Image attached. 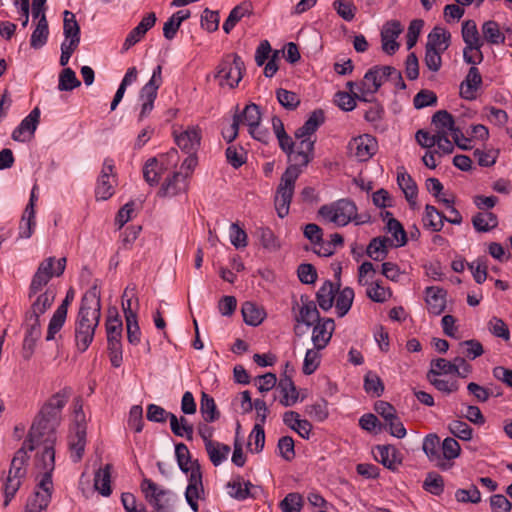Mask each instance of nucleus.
I'll return each mask as SVG.
<instances>
[{
    "label": "nucleus",
    "instance_id": "nucleus-1",
    "mask_svg": "<svg viewBox=\"0 0 512 512\" xmlns=\"http://www.w3.org/2000/svg\"><path fill=\"white\" fill-rule=\"evenodd\" d=\"M71 393V388L65 387L51 396L42 406L24 441L30 451L40 448V444H55L56 428L60 423L61 411Z\"/></svg>",
    "mask_w": 512,
    "mask_h": 512
},
{
    "label": "nucleus",
    "instance_id": "nucleus-2",
    "mask_svg": "<svg viewBox=\"0 0 512 512\" xmlns=\"http://www.w3.org/2000/svg\"><path fill=\"white\" fill-rule=\"evenodd\" d=\"M101 318V298L97 284L82 297L75 321V344L79 352H85L92 343Z\"/></svg>",
    "mask_w": 512,
    "mask_h": 512
},
{
    "label": "nucleus",
    "instance_id": "nucleus-3",
    "mask_svg": "<svg viewBox=\"0 0 512 512\" xmlns=\"http://www.w3.org/2000/svg\"><path fill=\"white\" fill-rule=\"evenodd\" d=\"M319 216L337 226H346L349 222L362 224L365 220H358L356 204L349 199H340L331 204L322 205L318 210Z\"/></svg>",
    "mask_w": 512,
    "mask_h": 512
},
{
    "label": "nucleus",
    "instance_id": "nucleus-4",
    "mask_svg": "<svg viewBox=\"0 0 512 512\" xmlns=\"http://www.w3.org/2000/svg\"><path fill=\"white\" fill-rule=\"evenodd\" d=\"M301 172V169L296 166H288L281 176L274 198L275 209L280 218H284L289 214L295 183Z\"/></svg>",
    "mask_w": 512,
    "mask_h": 512
},
{
    "label": "nucleus",
    "instance_id": "nucleus-5",
    "mask_svg": "<svg viewBox=\"0 0 512 512\" xmlns=\"http://www.w3.org/2000/svg\"><path fill=\"white\" fill-rule=\"evenodd\" d=\"M245 64L241 57L232 53L225 56L217 67L215 78L220 79V85H227L230 88L238 86L243 78Z\"/></svg>",
    "mask_w": 512,
    "mask_h": 512
},
{
    "label": "nucleus",
    "instance_id": "nucleus-6",
    "mask_svg": "<svg viewBox=\"0 0 512 512\" xmlns=\"http://www.w3.org/2000/svg\"><path fill=\"white\" fill-rule=\"evenodd\" d=\"M66 261L67 260L65 257L58 259L55 271H52L53 265L55 263L54 257H48L44 261H42L39 264L38 269L32 278L29 288V297H32V295L37 294L39 291H41L42 288L48 284V282L52 279L54 275H62L66 267Z\"/></svg>",
    "mask_w": 512,
    "mask_h": 512
},
{
    "label": "nucleus",
    "instance_id": "nucleus-7",
    "mask_svg": "<svg viewBox=\"0 0 512 512\" xmlns=\"http://www.w3.org/2000/svg\"><path fill=\"white\" fill-rule=\"evenodd\" d=\"M141 490L147 502L156 512H171L174 497L171 491L160 488L148 478L143 479Z\"/></svg>",
    "mask_w": 512,
    "mask_h": 512
},
{
    "label": "nucleus",
    "instance_id": "nucleus-8",
    "mask_svg": "<svg viewBox=\"0 0 512 512\" xmlns=\"http://www.w3.org/2000/svg\"><path fill=\"white\" fill-rule=\"evenodd\" d=\"M108 353L113 367H120L123 361L122 357V321L118 315L108 317L106 322Z\"/></svg>",
    "mask_w": 512,
    "mask_h": 512
},
{
    "label": "nucleus",
    "instance_id": "nucleus-9",
    "mask_svg": "<svg viewBox=\"0 0 512 512\" xmlns=\"http://www.w3.org/2000/svg\"><path fill=\"white\" fill-rule=\"evenodd\" d=\"M162 82V66L157 65L153 70L150 80L140 90V99L143 101L139 114L140 121L147 117L153 110L157 91L162 85Z\"/></svg>",
    "mask_w": 512,
    "mask_h": 512
},
{
    "label": "nucleus",
    "instance_id": "nucleus-10",
    "mask_svg": "<svg viewBox=\"0 0 512 512\" xmlns=\"http://www.w3.org/2000/svg\"><path fill=\"white\" fill-rule=\"evenodd\" d=\"M55 444H40L42 451H38L35 457V467L42 473L41 479L37 484L38 487L51 486L52 472L55 468Z\"/></svg>",
    "mask_w": 512,
    "mask_h": 512
},
{
    "label": "nucleus",
    "instance_id": "nucleus-11",
    "mask_svg": "<svg viewBox=\"0 0 512 512\" xmlns=\"http://www.w3.org/2000/svg\"><path fill=\"white\" fill-rule=\"evenodd\" d=\"M204 494L202 482V471L197 460L192 463L191 473L188 479V486L185 491V498L189 506L194 512H198L199 505L197 499Z\"/></svg>",
    "mask_w": 512,
    "mask_h": 512
},
{
    "label": "nucleus",
    "instance_id": "nucleus-12",
    "mask_svg": "<svg viewBox=\"0 0 512 512\" xmlns=\"http://www.w3.org/2000/svg\"><path fill=\"white\" fill-rule=\"evenodd\" d=\"M348 149L351 155L365 162L376 153L377 141L373 136L364 134L353 138L348 144Z\"/></svg>",
    "mask_w": 512,
    "mask_h": 512
},
{
    "label": "nucleus",
    "instance_id": "nucleus-13",
    "mask_svg": "<svg viewBox=\"0 0 512 512\" xmlns=\"http://www.w3.org/2000/svg\"><path fill=\"white\" fill-rule=\"evenodd\" d=\"M74 299V290L70 288L65 298L63 299L62 303L58 306L56 311L53 313L52 318L50 319L48 329H47V335H46V341H51L55 339V335L61 330L63 327L66 318H67V312H68V306L71 304V302Z\"/></svg>",
    "mask_w": 512,
    "mask_h": 512
},
{
    "label": "nucleus",
    "instance_id": "nucleus-14",
    "mask_svg": "<svg viewBox=\"0 0 512 512\" xmlns=\"http://www.w3.org/2000/svg\"><path fill=\"white\" fill-rule=\"evenodd\" d=\"M432 124L435 125L436 129L444 130L446 133L450 131L454 142L460 149L468 150L471 148L460 143L459 136L463 137V133L455 126L454 118L448 111L439 110L435 112L432 116Z\"/></svg>",
    "mask_w": 512,
    "mask_h": 512
},
{
    "label": "nucleus",
    "instance_id": "nucleus-15",
    "mask_svg": "<svg viewBox=\"0 0 512 512\" xmlns=\"http://www.w3.org/2000/svg\"><path fill=\"white\" fill-rule=\"evenodd\" d=\"M403 32V27L398 20H390L386 22L381 30L382 50L393 55L400 47L396 38Z\"/></svg>",
    "mask_w": 512,
    "mask_h": 512
},
{
    "label": "nucleus",
    "instance_id": "nucleus-16",
    "mask_svg": "<svg viewBox=\"0 0 512 512\" xmlns=\"http://www.w3.org/2000/svg\"><path fill=\"white\" fill-rule=\"evenodd\" d=\"M40 120V110L35 107L28 116H26L18 127L12 132V139L17 142H26L31 140L37 129Z\"/></svg>",
    "mask_w": 512,
    "mask_h": 512
},
{
    "label": "nucleus",
    "instance_id": "nucleus-17",
    "mask_svg": "<svg viewBox=\"0 0 512 512\" xmlns=\"http://www.w3.org/2000/svg\"><path fill=\"white\" fill-rule=\"evenodd\" d=\"M482 84L483 80L479 69L475 66H471L464 80L460 84V97L469 101L475 100Z\"/></svg>",
    "mask_w": 512,
    "mask_h": 512
},
{
    "label": "nucleus",
    "instance_id": "nucleus-18",
    "mask_svg": "<svg viewBox=\"0 0 512 512\" xmlns=\"http://www.w3.org/2000/svg\"><path fill=\"white\" fill-rule=\"evenodd\" d=\"M447 291L438 286H430L425 289V303L429 313L438 316L446 309Z\"/></svg>",
    "mask_w": 512,
    "mask_h": 512
},
{
    "label": "nucleus",
    "instance_id": "nucleus-19",
    "mask_svg": "<svg viewBox=\"0 0 512 512\" xmlns=\"http://www.w3.org/2000/svg\"><path fill=\"white\" fill-rule=\"evenodd\" d=\"M334 329L335 323L332 318H323L315 324L312 331V342L317 350H322L327 346Z\"/></svg>",
    "mask_w": 512,
    "mask_h": 512
},
{
    "label": "nucleus",
    "instance_id": "nucleus-20",
    "mask_svg": "<svg viewBox=\"0 0 512 512\" xmlns=\"http://www.w3.org/2000/svg\"><path fill=\"white\" fill-rule=\"evenodd\" d=\"M300 301L302 305L299 307V312L295 316V321L297 323H303L307 326H311L315 322L321 320L316 303L313 300H310L308 295H301Z\"/></svg>",
    "mask_w": 512,
    "mask_h": 512
},
{
    "label": "nucleus",
    "instance_id": "nucleus-21",
    "mask_svg": "<svg viewBox=\"0 0 512 512\" xmlns=\"http://www.w3.org/2000/svg\"><path fill=\"white\" fill-rule=\"evenodd\" d=\"M187 174L183 172H174L173 175L162 184L158 195L160 197H172L187 189Z\"/></svg>",
    "mask_w": 512,
    "mask_h": 512
},
{
    "label": "nucleus",
    "instance_id": "nucleus-22",
    "mask_svg": "<svg viewBox=\"0 0 512 512\" xmlns=\"http://www.w3.org/2000/svg\"><path fill=\"white\" fill-rule=\"evenodd\" d=\"M282 397L280 404L284 407L293 406L299 399V392L293 382L291 375H281L277 384Z\"/></svg>",
    "mask_w": 512,
    "mask_h": 512
},
{
    "label": "nucleus",
    "instance_id": "nucleus-23",
    "mask_svg": "<svg viewBox=\"0 0 512 512\" xmlns=\"http://www.w3.org/2000/svg\"><path fill=\"white\" fill-rule=\"evenodd\" d=\"M178 147L186 153H196L200 147L201 131L197 127H191L175 136Z\"/></svg>",
    "mask_w": 512,
    "mask_h": 512
},
{
    "label": "nucleus",
    "instance_id": "nucleus-24",
    "mask_svg": "<svg viewBox=\"0 0 512 512\" xmlns=\"http://www.w3.org/2000/svg\"><path fill=\"white\" fill-rule=\"evenodd\" d=\"M226 488L228 489L230 497L238 501H243L247 498H255L252 491L255 486L250 481L244 482L241 476H236L233 480L229 481L226 484Z\"/></svg>",
    "mask_w": 512,
    "mask_h": 512
},
{
    "label": "nucleus",
    "instance_id": "nucleus-25",
    "mask_svg": "<svg viewBox=\"0 0 512 512\" xmlns=\"http://www.w3.org/2000/svg\"><path fill=\"white\" fill-rule=\"evenodd\" d=\"M301 141L297 146V151H293V155L290 161H293V164L289 166H296L301 169L302 167H306L312 159V154L314 150L315 141H311L309 137L299 138Z\"/></svg>",
    "mask_w": 512,
    "mask_h": 512
},
{
    "label": "nucleus",
    "instance_id": "nucleus-26",
    "mask_svg": "<svg viewBox=\"0 0 512 512\" xmlns=\"http://www.w3.org/2000/svg\"><path fill=\"white\" fill-rule=\"evenodd\" d=\"M253 14V4L251 1H243L235 6L229 13L227 19L223 24V30L226 34H229L236 24L245 16H251Z\"/></svg>",
    "mask_w": 512,
    "mask_h": 512
},
{
    "label": "nucleus",
    "instance_id": "nucleus-27",
    "mask_svg": "<svg viewBox=\"0 0 512 512\" xmlns=\"http://www.w3.org/2000/svg\"><path fill=\"white\" fill-rule=\"evenodd\" d=\"M340 288V284L335 285L332 281L326 280L316 293V300L319 307L328 311L333 307L336 293Z\"/></svg>",
    "mask_w": 512,
    "mask_h": 512
},
{
    "label": "nucleus",
    "instance_id": "nucleus-28",
    "mask_svg": "<svg viewBox=\"0 0 512 512\" xmlns=\"http://www.w3.org/2000/svg\"><path fill=\"white\" fill-rule=\"evenodd\" d=\"M38 490L34 492L31 499L28 500L26 509L34 512H44L50 501L53 490V482L49 488L38 487Z\"/></svg>",
    "mask_w": 512,
    "mask_h": 512
},
{
    "label": "nucleus",
    "instance_id": "nucleus-29",
    "mask_svg": "<svg viewBox=\"0 0 512 512\" xmlns=\"http://www.w3.org/2000/svg\"><path fill=\"white\" fill-rule=\"evenodd\" d=\"M378 65L370 68L360 83V92L366 97L367 94H375L383 84V76L380 75Z\"/></svg>",
    "mask_w": 512,
    "mask_h": 512
},
{
    "label": "nucleus",
    "instance_id": "nucleus-30",
    "mask_svg": "<svg viewBox=\"0 0 512 512\" xmlns=\"http://www.w3.org/2000/svg\"><path fill=\"white\" fill-rule=\"evenodd\" d=\"M283 422L289 428L297 432L302 438L309 439L312 425L308 420H301L299 413L287 411L283 415Z\"/></svg>",
    "mask_w": 512,
    "mask_h": 512
},
{
    "label": "nucleus",
    "instance_id": "nucleus-31",
    "mask_svg": "<svg viewBox=\"0 0 512 512\" xmlns=\"http://www.w3.org/2000/svg\"><path fill=\"white\" fill-rule=\"evenodd\" d=\"M325 121L322 109H316L309 115L305 123L295 131V138H304L312 135Z\"/></svg>",
    "mask_w": 512,
    "mask_h": 512
},
{
    "label": "nucleus",
    "instance_id": "nucleus-32",
    "mask_svg": "<svg viewBox=\"0 0 512 512\" xmlns=\"http://www.w3.org/2000/svg\"><path fill=\"white\" fill-rule=\"evenodd\" d=\"M55 291L52 289H47L45 292L41 293L36 300L31 304L30 309L27 311V315L40 318L42 314H44L53 304L55 300Z\"/></svg>",
    "mask_w": 512,
    "mask_h": 512
},
{
    "label": "nucleus",
    "instance_id": "nucleus-33",
    "mask_svg": "<svg viewBox=\"0 0 512 512\" xmlns=\"http://www.w3.org/2000/svg\"><path fill=\"white\" fill-rule=\"evenodd\" d=\"M26 335L24 338V349H29L32 353L36 344V341L41 336V324L40 318L33 317L26 314Z\"/></svg>",
    "mask_w": 512,
    "mask_h": 512
},
{
    "label": "nucleus",
    "instance_id": "nucleus-34",
    "mask_svg": "<svg viewBox=\"0 0 512 512\" xmlns=\"http://www.w3.org/2000/svg\"><path fill=\"white\" fill-rule=\"evenodd\" d=\"M86 445V427L82 424H77L75 433L70 437L69 447L72 451V457L75 462L80 461L83 456Z\"/></svg>",
    "mask_w": 512,
    "mask_h": 512
},
{
    "label": "nucleus",
    "instance_id": "nucleus-35",
    "mask_svg": "<svg viewBox=\"0 0 512 512\" xmlns=\"http://www.w3.org/2000/svg\"><path fill=\"white\" fill-rule=\"evenodd\" d=\"M63 19V31L65 35V41L67 43H75V45H79L80 43V26L76 20L75 15L65 10Z\"/></svg>",
    "mask_w": 512,
    "mask_h": 512
},
{
    "label": "nucleus",
    "instance_id": "nucleus-36",
    "mask_svg": "<svg viewBox=\"0 0 512 512\" xmlns=\"http://www.w3.org/2000/svg\"><path fill=\"white\" fill-rule=\"evenodd\" d=\"M241 313L244 322L250 326L260 325L266 317L264 309L250 301H246L242 304Z\"/></svg>",
    "mask_w": 512,
    "mask_h": 512
},
{
    "label": "nucleus",
    "instance_id": "nucleus-37",
    "mask_svg": "<svg viewBox=\"0 0 512 512\" xmlns=\"http://www.w3.org/2000/svg\"><path fill=\"white\" fill-rule=\"evenodd\" d=\"M422 449L431 461H437L440 468H445V464L441 462L440 438L436 434H429L424 438Z\"/></svg>",
    "mask_w": 512,
    "mask_h": 512
},
{
    "label": "nucleus",
    "instance_id": "nucleus-38",
    "mask_svg": "<svg viewBox=\"0 0 512 512\" xmlns=\"http://www.w3.org/2000/svg\"><path fill=\"white\" fill-rule=\"evenodd\" d=\"M111 470L112 465L106 464L104 468L98 469L94 477V487L102 496L111 494Z\"/></svg>",
    "mask_w": 512,
    "mask_h": 512
},
{
    "label": "nucleus",
    "instance_id": "nucleus-39",
    "mask_svg": "<svg viewBox=\"0 0 512 512\" xmlns=\"http://www.w3.org/2000/svg\"><path fill=\"white\" fill-rule=\"evenodd\" d=\"M446 216L438 211L434 206L427 204L425 206V214L423 216L424 227L430 228L434 232L442 230Z\"/></svg>",
    "mask_w": 512,
    "mask_h": 512
},
{
    "label": "nucleus",
    "instance_id": "nucleus-40",
    "mask_svg": "<svg viewBox=\"0 0 512 512\" xmlns=\"http://www.w3.org/2000/svg\"><path fill=\"white\" fill-rule=\"evenodd\" d=\"M483 40L491 45L503 44L505 35L500 31L499 24L496 21L489 20L483 23L481 27Z\"/></svg>",
    "mask_w": 512,
    "mask_h": 512
},
{
    "label": "nucleus",
    "instance_id": "nucleus-41",
    "mask_svg": "<svg viewBox=\"0 0 512 512\" xmlns=\"http://www.w3.org/2000/svg\"><path fill=\"white\" fill-rule=\"evenodd\" d=\"M397 183L401 190L403 191L406 200L409 202L411 207L414 208V206L416 205L417 197V185L415 181L409 174L405 172H399L397 175Z\"/></svg>",
    "mask_w": 512,
    "mask_h": 512
},
{
    "label": "nucleus",
    "instance_id": "nucleus-42",
    "mask_svg": "<svg viewBox=\"0 0 512 512\" xmlns=\"http://www.w3.org/2000/svg\"><path fill=\"white\" fill-rule=\"evenodd\" d=\"M451 34L443 28L435 27L428 35L426 47L445 51L449 47Z\"/></svg>",
    "mask_w": 512,
    "mask_h": 512
},
{
    "label": "nucleus",
    "instance_id": "nucleus-43",
    "mask_svg": "<svg viewBox=\"0 0 512 512\" xmlns=\"http://www.w3.org/2000/svg\"><path fill=\"white\" fill-rule=\"evenodd\" d=\"M472 224L478 232H488L498 225V218L492 212H478L472 218Z\"/></svg>",
    "mask_w": 512,
    "mask_h": 512
},
{
    "label": "nucleus",
    "instance_id": "nucleus-44",
    "mask_svg": "<svg viewBox=\"0 0 512 512\" xmlns=\"http://www.w3.org/2000/svg\"><path fill=\"white\" fill-rule=\"evenodd\" d=\"M49 29L48 22L46 20L45 13H42V16L38 20L37 26L32 32L30 45L34 49H39L43 47L48 39Z\"/></svg>",
    "mask_w": 512,
    "mask_h": 512
},
{
    "label": "nucleus",
    "instance_id": "nucleus-45",
    "mask_svg": "<svg viewBox=\"0 0 512 512\" xmlns=\"http://www.w3.org/2000/svg\"><path fill=\"white\" fill-rule=\"evenodd\" d=\"M389 239L386 237H375L373 238L369 245L367 246L366 253L367 255L375 261H382L386 258L388 254L387 243Z\"/></svg>",
    "mask_w": 512,
    "mask_h": 512
},
{
    "label": "nucleus",
    "instance_id": "nucleus-46",
    "mask_svg": "<svg viewBox=\"0 0 512 512\" xmlns=\"http://www.w3.org/2000/svg\"><path fill=\"white\" fill-rule=\"evenodd\" d=\"M200 412L206 423H212L220 417L214 399L205 392L201 394Z\"/></svg>",
    "mask_w": 512,
    "mask_h": 512
},
{
    "label": "nucleus",
    "instance_id": "nucleus-47",
    "mask_svg": "<svg viewBox=\"0 0 512 512\" xmlns=\"http://www.w3.org/2000/svg\"><path fill=\"white\" fill-rule=\"evenodd\" d=\"M170 427L171 431L178 437H186L187 440L193 439V425L188 420L181 416L179 419L175 414H170Z\"/></svg>",
    "mask_w": 512,
    "mask_h": 512
},
{
    "label": "nucleus",
    "instance_id": "nucleus-48",
    "mask_svg": "<svg viewBox=\"0 0 512 512\" xmlns=\"http://www.w3.org/2000/svg\"><path fill=\"white\" fill-rule=\"evenodd\" d=\"M336 310L338 317H344L350 310L353 300L354 291L351 287H345L342 290H338L336 293Z\"/></svg>",
    "mask_w": 512,
    "mask_h": 512
},
{
    "label": "nucleus",
    "instance_id": "nucleus-49",
    "mask_svg": "<svg viewBox=\"0 0 512 512\" xmlns=\"http://www.w3.org/2000/svg\"><path fill=\"white\" fill-rule=\"evenodd\" d=\"M163 170L162 164L160 165L156 158H151L144 165L143 177L149 185H156L160 180Z\"/></svg>",
    "mask_w": 512,
    "mask_h": 512
},
{
    "label": "nucleus",
    "instance_id": "nucleus-50",
    "mask_svg": "<svg viewBox=\"0 0 512 512\" xmlns=\"http://www.w3.org/2000/svg\"><path fill=\"white\" fill-rule=\"evenodd\" d=\"M356 98L363 102H371L370 99L363 96L362 94H350L343 91H339L335 94V102L337 103L338 107L344 111H352L356 107Z\"/></svg>",
    "mask_w": 512,
    "mask_h": 512
},
{
    "label": "nucleus",
    "instance_id": "nucleus-51",
    "mask_svg": "<svg viewBox=\"0 0 512 512\" xmlns=\"http://www.w3.org/2000/svg\"><path fill=\"white\" fill-rule=\"evenodd\" d=\"M462 38L465 46L477 45L478 43L484 42L480 37L477 25L474 20H466L462 23Z\"/></svg>",
    "mask_w": 512,
    "mask_h": 512
},
{
    "label": "nucleus",
    "instance_id": "nucleus-52",
    "mask_svg": "<svg viewBox=\"0 0 512 512\" xmlns=\"http://www.w3.org/2000/svg\"><path fill=\"white\" fill-rule=\"evenodd\" d=\"M458 353L468 359L474 360L484 353V349L478 340L470 339L458 344Z\"/></svg>",
    "mask_w": 512,
    "mask_h": 512
},
{
    "label": "nucleus",
    "instance_id": "nucleus-53",
    "mask_svg": "<svg viewBox=\"0 0 512 512\" xmlns=\"http://www.w3.org/2000/svg\"><path fill=\"white\" fill-rule=\"evenodd\" d=\"M209 455L210 461L214 466L220 465L228 456L230 447L225 444L218 442H209L208 446L205 447Z\"/></svg>",
    "mask_w": 512,
    "mask_h": 512
},
{
    "label": "nucleus",
    "instance_id": "nucleus-54",
    "mask_svg": "<svg viewBox=\"0 0 512 512\" xmlns=\"http://www.w3.org/2000/svg\"><path fill=\"white\" fill-rule=\"evenodd\" d=\"M430 370L427 372V377L439 376L441 374H455L458 369L453 361H448L444 358H437L431 361Z\"/></svg>",
    "mask_w": 512,
    "mask_h": 512
},
{
    "label": "nucleus",
    "instance_id": "nucleus-55",
    "mask_svg": "<svg viewBox=\"0 0 512 512\" xmlns=\"http://www.w3.org/2000/svg\"><path fill=\"white\" fill-rule=\"evenodd\" d=\"M242 122L248 126V129L261 123L262 113L260 107L255 103H250L245 106L242 113Z\"/></svg>",
    "mask_w": 512,
    "mask_h": 512
},
{
    "label": "nucleus",
    "instance_id": "nucleus-56",
    "mask_svg": "<svg viewBox=\"0 0 512 512\" xmlns=\"http://www.w3.org/2000/svg\"><path fill=\"white\" fill-rule=\"evenodd\" d=\"M175 456L180 470L184 473H191L192 463L191 454L188 447L184 443L175 445Z\"/></svg>",
    "mask_w": 512,
    "mask_h": 512
},
{
    "label": "nucleus",
    "instance_id": "nucleus-57",
    "mask_svg": "<svg viewBox=\"0 0 512 512\" xmlns=\"http://www.w3.org/2000/svg\"><path fill=\"white\" fill-rule=\"evenodd\" d=\"M276 97L279 104L287 110H295L301 103L299 96L295 92L283 88L276 90Z\"/></svg>",
    "mask_w": 512,
    "mask_h": 512
},
{
    "label": "nucleus",
    "instance_id": "nucleus-58",
    "mask_svg": "<svg viewBox=\"0 0 512 512\" xmlns=\"http://www.w3.org/2000/svg\"><path fill=\"white\" fill-rule=\"evenodd\" d=\"M379 452V461L388 469L395 470L397 461V450L392 445H384L377 447Z\"/></svg>",
    "mask_w": 512,
    "mask_h": 512
},
{
    "label": "nucleus",
    "instance_id": "nucleus-59",
    "mask_svg": "<svg viewBox=\"0 0 512 512\" xmlns=\"http://www.w3.org/2000/svg\"><path fill=\"white\" fill-rule=\"evenodd\" d=\"M81 85L75 72L71 68H65L59 75L58 89L60 91H71Z\"/></svg>",
    "mask_w": 512,
    "mask_h": 512
},
{
    "label": "nucleus",
    "instance_id": "nucleus-60",
    "mask_svg": "<svg viewBox=\"0 0 512 512\" xmlns=\"http://www.w3.org/2000/svg\"><path fill=\"white\" fill-rule=\"evenodd\" d=\"M387 231L396 241V247H402L407 243V234L403 225L395 218H389L386 225Z\"/></svg>",
    "mask_w": 512,
    "mask_h": 512
},
{
    "label": "nucleus",
    "instance_id": "nucleus-61",
    "mask_svg": "<svg viewBox=\"0 0 512 512\" xmlns=\"http://www.w3.org/2000/svg\"><path fill=\"white\" fill-rule=\"evenodd\" d=\"M303 497L297 492L288 493L280 502L279 507L283 512H300L303 508Z\"/></svg>",
    "mask_w": 512,
    "mask_h": 512
},
{
    "label": "nucleus",
    "instance_id": "nucleus-62",
    "mask_svg": "<svg viewBox=\"0 0 512 512\" xmlns=\"http://www.w3.org/2000/svg\"><path fill=\"white\" fill-rule=\"evenodd\" d=\"M423 488L433 495H440L444 491L443 477L435 472L428 473L423 482Z\"/></svg>",
    "mask_w": 512,
    "mask_h": 512
},
{
    "label": "nucleus",
    "instance_id": "nucleus-63",
    "mask_svg": "<svg viewBox=\"0 0 512 512\" xmlns=\"http://www.w3.org/2000/svg\"><path fill=\"white\" fill-rule=\"evenodd\" d=\"M448 429L455 437L469 441L472 439L473 429L464 421L453 420L449 423Z\"/></svg>",
    "mask_w": 512,
    "mask_h": 512
},
{
    "label": "nucleus",
    "instance_id": "nucleus-64",
    "mask_svg": "<svg viewBox=\"0 0 512 512\" xmlns=\"http://www.w3.org/2000/svg\"><path fill=\"white\" fill-rule=\"evenodd\" d=\"M333 8L337 14L345 21H352L355 18L357 7L350 1L335 0Z\"/></svg>",
    "mask_w": 512,
    "mask_h": 512
}]
</instances>
